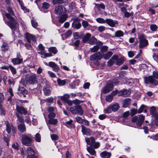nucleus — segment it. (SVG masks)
<instances>
[{
  "instance_id": "423d86ee",
  "label": "nucleus",
  "mask_w": 158,
  "mask_h": 158,
  "mask_svg": "<svg viewBox=\"0 0 158 158\" xmlns=\"http://www.w3.org/2000/svg\"><path fill=\"white\" fill-rule=\"evenodd\" d=\"M139 47L142 48L148 44V42L144 37L143 34L140 35L139 37Z\"/></svg>"
},
{
  "instance_id": "f03ea898",
  "label": "nucleus",
  "mask_w": 158,
  "mask_h": 158,
  "mask_svg": "<svg viewBox=\"0 0 158 158\" xmlns=\"http://www.w3.org/2000/svg\"><path fill=\"white\" fill-rule=\"evenodd\" d=\"M5 124L6 126V130L8 134H6V132H4V139L5 141L7 143V146H8V143L10 140V136L8 134L11 132V130H12V131L14 132L15 130V128L10 123L8 122H5Z\"/></svg>"
},
{
  "instance_id": "9d476101",
  "label": "nucleus",
  "mask_w": 158,
  "mask_h": 158,
  "mask_svg": "<svg viewBox=\"0 0 158 158\" xmlns=\"http://www.w3.org/2000/svg\"><path fill=\"white\" fill-rule=\"evenodd\" d=\"M27 158H37L35 156V152L33 149L31 147H28L27 149Z\"/></svg>"
},
{
  "instance_id": "393cba45",
  "label": "nucleus",
  "mask_w": 158,
  "mask_h": 158,
  "mask_svg": "<svg viewBox=\"0 0 158 158\" xmlns=\"http://www.w3.org/2000/svg\"><path fill=\"white\" fill-rule=\"evenodd\" d=\"M85 141L87 144L92 146L93 145L95 141L94 138L92 137L89 138H86Z\"/></svg>"
},
{
  "instance_id": "e2e57ef3",
  "label": "nucleus",
  "mask_w": 158,
  "mask_h": 158,
  "mask_svg": "<svg viewBox=\"0 0 158 158\" xmlns=\"http://www.w3.org/2000/svg\"><path fill=\"white\" fill-rule=\"evenodd\" d=\"M122 80L123 81V83H125L126 84H129L131 83V81H130V79H127L126 78H123L122 79Z\"/></svg>"
},
{
  "instance_id": "6e6d98bb",
  "label": "nucleus",
  "mask_w": 158,
  "mask_h": 158,
  "mask_svg": "<svg viewBox=\"0 0 158 158\" xmlns=\"http://www.w3.org/2000/svg\"><path fill=\"white\" fill-rule=\"evenodd\" d=\"M19 147V145L17 143H13L12 145V147L16 150H18Z\"/></svg>"
},
{
  "instance_id": "c756f323",
  "label": "nucleus",
  "mask_w": 158,
  "mask_h": 158,
  "mask_svg": "<svg viewBox=\"0 0 158 158\" xmlns=\"http://www.w3.org/2000/svg\"><path fill=\"white\" fill-rule=\"evenodd\" d=\"M60 98L61 100L65 102L69 100L68 99L69 98V95L68 94H65L63 96H60Z\"/></svg>"
},
{
  "instance_id": "37998d69",
  "label": "nucleus",
  "mask_w": 158,
  "mask_h": 158,
  "mask_svg": "<svg viewBox=\"0 0 158 158\" xmlns=\"http://www.w3.org/2000/svg\"><path fill=\"white\" fill-rule=\"evenodd\" d=\"M18 120L20 123H23V122L24 119L23 117L22 116L18 114H16Z\"/></svg>"
},
{
  "instance_id": "f8f14e48",
  "label": "nucleus",
  "mask_w": 158,
  "mask_h": 158,
  "mask_svg": "<svg viewBox=\"0 0 158 158\" xmlns=\"http://www.w3.org/2000/svg\"><path fill=\"white\" fill-rule=\"evenodd\" d=\"M10 47L9 44L5 41L3 40L1 46V50L3 52L7 51L9 49Z\"/></svg>"
},
{
  "instance_id": "c85d7f7f",
  "label": "nucleus",
  "mask_w": 158,
  "mask_h": 158,
  "mask_svg": "<svg viewBox=\"0 0 158 158\" xmlns=\"http://www.w3.org/2000/svg\"><path fill=\"white\" fill-rule=\"evenodd\" d=\"M91 36V34L89 33H87L83 37L82 39V41L84 43H86L88 41H89Z\"/></svg>"
},
{
  "instance_id": "a211bd4d",
  "label": "nucleus",
  "mask_w": 158,
  "mask_h": 158,
  "mask_svg": "<svg viewBox=\"0 0 158 158\" xmlns=\"http://www.w3.org/2000/svg\"><path fill=\"white\" fill-rule=\"evenodd\" d=\"M106 23L109 26L112 27H114L116 24H118L117 21H114L110 19H106Z\"/></svg>"
},
{
  "instance_id": "b1692460",
  "label": "nucleus",
  "mask_w": 158,
  "mask_h": 158,
  "mask_svg": "<svg viewBox=\"0 0 158 158\" xmlns=\"http://www.w3.org/2000/svg\"><path fill=\"white\" fill-rule=\"evenodd\" d=\"M144 119V116L142 115L139 116L138 120L136 124L138 126L140 127L142 124Z\"/></svg>"
},
{
  "instance_id": "052dcab7",
  "label": "nucleus",
  "mask_w": 158,
  "mask_h": 158,
  "mask_svg": "<svg viewBox=\"0 0 158 158\" xmlns=\"http://www.w3.org/2000/svg\"><path fill=\"white\" fill-rule=\"evenodd\" d=\"M75 3L74 2H72L69 5V8L70 10H73L75 8Z\"/></svg>"
},
{
  "instance_id": "ea45409f",
  "label": "nucleus",
  "mask_w": 158,
  "mask_h": 158,
  "mask_svg": "<svg viewBox=\"0 0 158 158\" xmlns=\"http://www.w3.org/2000/svg\"><path fill=\"white\" fill-rule=\"evenodd\" d=\"M112 110L111 107L110 105L108 107L104 109V111L105 113L109 114L111 112Z\"/></svg>"
},
{
  "instance_id": "cd10ccee",
  "label": "nucleus",
  "mask_w": 158,
  "mask_h": 158,
  "mask_svg": "<svg viewBox=\"0 0 158 158\" xmlns=\"http://www.w3.org/2000/svg\"><path fill=\"white\" fill-rule=\"evenodd\" d=\"M18 129L21 133H23L26 131L25 125L24 124H19L18 127Z\"/></svg>"
},
{
  "instance_id": "5701e85b",
  "label": "nucleus",
  "mask_w": 158,
  "mask_h": 158,
  "mask_svg": "<svg viewBox=\"0 0 158 158\" xmlns=\"http://www.w3.org/2000/svg\"><path fill=\"white\" fill-rule=\"evenodd\" d=\"M100 156L102 158H110L111 156V154L110 152L105 151L100 153Z\"/></svg>"
},
{
  "instance_id": "2eb2a0df",
  "label": "nucleus",
  "mask_w": 158,
  "mask_h": 158,
  "mask_svg": "<svg viewBox=\"0 0 158 158\" xmlns=\"http://www.w3.org/2000/svg\"><path fill=\"white\" fill-rule=\"evenodd\" d=\"M25 38L28 43H30L31 40L32 41H35L36 40V38L35 36L27 33H26Z\"/></svg>"
},
{
  "instance_id": "69168bd1",
  "label": "nucleus",
  "mask_w": 158,
  "mask_h": 158,
  "mask_svg": "<svg viewBox=\"0 0 158 158\" xmlns=\"http://www.w3.org/2000/svg\"><path fill=\"white\" fill-rule=\"evenodd\" d=\"M108 82H111L113 86L114 85H116L118 83V81L117 79H114L112 81H110Z\"/></svg>"
},
{
  "instance_id": "6e6552de",
  "label": "nucleus",
  "mask_w": 158,
  "mask_h": 158,
  "mask_svg": "<svg viewBox=\"0 0 158 158\" xmlns=\"http://www.w3.org/2000/svg\"><path fill=\"white\" fill-rule=\"evenodd\" d=\"M102 55L100 52H97L91 55L90 58V60L93 61H98L102 59Z\"/></svg>"
},
{
  "instance_id": "5fc2aeb1",
  "label": "nucleus",
  "mask_w": 158,
  "mask_h": 158,
  "mask_svg": "<svg viewBox=\"0 0 158 158\" xmlns=\"http://www.w3.org/2000/svg\"><path fill=\"white\" fill-rule=\"evenodd\" d=\"M153 77L155 78L158 79V71H154L152 72V75Z\"/></svg>"
},
{
  "instance_id": "9b49d317",
  "label": "nucleus",
  "mask_w": 158,
  "mask_h": 158,
  "mask_svg": "<svg viewBox=\"0 0 158 158\" xmlns=\"http://www.w3.org/2000/svg\"><path fill=\"white\" fill-rule=\"evenodd\" d=\"M66 11L65 8L61 6H58L55 8V13L57 15L64 14Z\"/></svg>"
},
{
  "instance_id": "473e14b6",
  "label": "nucleus",
  "mask_w": 158,
  "mask_h": 158,
  "mask_svg": "<svg viewBox=\"0 0 158 158\" xmlns=\"http://www.w3.org/2000/svg\"><path fill=\"white\" fill-rule=\"evenodd\" d=\"M67 18V16L66 15L63 14V15L60 17L59 19V22L60 23H63L66 20Z\"/></svg>"
},
{
  "instance_id": "72a5a7b5",
  "label": "nucleus",
  "mask_w": 158,
  "mask_h": 158,
  "mask_svg": "<svg viewBox=\"0 0 158 158\" xmlns=\"http://www.w3.org/2000/svg\"><path fill=\"white\" fill-rule=\"evenodd\" d=\"M57 82L59 86H62L64 85L66 83V81L65 80H61L59 78L57 79Z\"/></svg>"
},
{
  "instance_id": "4d7b16f0",
  "label": "nucleus",
  "mask_w": 158,
  "mask_h": 158,
  "mask_svg": "<svg viewBox=\"0 0 158 158\" xmlns=\"http://www.w3.org/2000/svg\"><path fill=\"white\" fill-rule=\"evenodd\" d=\"M0 113L2 115H5L6 111L5 108L3 107L0 108Z\"/></svg>"
},
{
  "instance_id": "f704fd0d",
  "label": "nucleus",
  "mask_w": 158,
  "mask_h": 158,
  "mask_svg": "<svg viewBox=\"0 0 158 158\" xmlns=\"http://www.w3.org/2000/svg\"><path fill=\"white\" fill-rule=\"evenodd\" d=\"M95 6L98 10L101 8L102 9H104L105 8V5L102 3L100 4H95Z\"/></svg>"
},
{
  "instance_id": "e433bc0d",
  "label": "nucleus",
  "mask_w": 158,
  "mask_h": 158,
  "mask_svg": "<svg viewBox=\"0 0 158 158\" xmlns=\"http://www.w3.org/2000/svg\"><path fill=\"white\" fill-rule=\"evenodd\" d=\"M97 39L94 36H92L90 38L89 43L91 45L94 44L96 42Z\"/></svg>"
},
{
  "instance_id": "3c124183",
  "label": "nucleus",
  "mask_w": 158,
  "mask_h": 158,
  "mask_svg": "<svg viewBox=\"0 0 158 158\" xmlns=\"http://www.w3.org/2000/svg\"><path fill=\"white\" fill-rule=\"evenodd\" d=\"M96 20L98 22L101 23H104L106 22V19L105 20L102 18H97Z\"/></svg>"
},
{
  "instance_id": "bb28decb",
  "label": "nucleus",
  "mask_w": 158,
  "mask_h": 158,
  "mask_svg": "<svg viewBox=\"0 0 158 158\" xmlns=\"http://www.w3.org/2000/svg\"><path fill=\"white\" fill-rule=\"evenodd\" d=\"M110 105L111 107L112 111L114 112L118 111L120 108L119 104L117 103L111 104Z\"/></svg>"
},
{
  "instance_id": "f257e3e1",
  "label": "nucleus",
  "mask_w": 158,
  "mask_h": 158,
  "mask_svg": "<svg viewBox=\"0 0 158 158\" xmlns=\"http://www.w3.org/2000/svg\"><path fill=\"white\" fill-rule=\"evenodd\" d=\"M7 10L9 14L5 13V16L6 17L8 20L5 19L4 16H3V18L5 23L11 28L12 31L16 30L19 25L18 22L15 20L14 18L11 16L10 15H14V14L12 9L8 7L7 8Z\"/></svg>"
},
{
  "instance_id": "20e7f679",
  "label": "nucleus",
  "mask_w": 158,
  "mask_h": 158,
  "mask_svg": "<svg viewBox=\"0 0 158 158\" xmlns=\"http://www.w3.org/2000/svg\"><path fill=\"white\" fill-rule=\"evenodd\" d=\"M143 78L144 82L146 85L151 84L153 86L158 85V81L152 75L144 76Z\"/></svg>"
},
{
  "instance_id": "7ed1b4c3",
  "label": "nucleus",
  "mask_w": 158,
  "mask_h": 158,
  "mask_svg": "<svg viewBox=\"0 0 158 158\" xmlns=\"http://www.w3.org/2000/svg\"><path fill=\"white\" fill-rule=\"evenodd\" d=\"M32 136L30 134H24L22 136V143L27 146H31L33 141Z\"/></svg>"
},
{
  "instance_id": "de8ad7c7",
  "label": "nucleus",
  "mask_w": 158,
  "mask_h": 158,
  "mask_svg": "<svg viewBox=\"0 0 158 158\" xmlns=\"http://www.w3.org/2000/svg\"><path fill=\"white\" fill-rule=\"evenodd\" d=\"M113 99V97L111 94L107 96L106 97V100L109 102H111Z\"/></svg>"
},
{
  "instance_id": "412c9836",
  "label": "nucleus",
  "mask_w": 158,
  "mask_h": 158,
  "mask_svg": "<svg viewBox=\"0 0 158 158\" xmlns=\"http://www.w3.org/2000/svg\"><path fill=\"white\" fill-rule=\"evenodd\" d=\"M11 61L14 65H19L23 62V59L16 57L12 59Z\"/></svg>"
},
{
  "instance_id": "8fccbe9b",
  "label": "nucleus",
  "mask_w": 158,
  "mask_h": 158,
  "mask_svg": "<svg viewBox=\"0 0 158 158\" xmlns=\"http://www.w3.org/2000/svg\"><path fill=\"white\" fill-rule=\"evenodd\" d=\"M31 23L32 26L34 28H36L38 26V23L35 21V20L34 19H32L31 20Z\"/></svg>"
},
{
  "instance_id": "09e8293b",
  "label": "nucleus",
  "mask_w": 158,
  "mask_h": 158,
  "mask_svg": "<svg viewBox=\"0 0 158 158\" xmlns=\"http://www.w3.org/2000/svg\"><path fill=\"white\" fill-rule=\"evenodd\" d=\"M146 107V106L144 105H142L139 109L137 110V113H142L143 111V110L145 109Z\"/></svg>"
},
{
  "instance_id": "f3484780",
  "label": "nucleus",
  "mask_w": 158,
  "mask_h": 158,
  "mask_svg": "<svg viewBox=\"0 0 158 158\" xmlns=\"http://www.w3.org/2000/svg\"><path fill=\"white\" fill-rule=\"evenodd\" d=\"M81 24L80 22V21L78 19L74 20L72 24L73 27L77 29H79L81 27Z\"/></svg>"
},
{
  "instance_id": "7c9ffc66",
  "label": "nucleus",
  "mask_w": 158,
  "mask_h": 158,
  "mask_svg": "<svg viewBox=\"0 0 158 158\" xmlns=\"http://www.w3.org/2000/svg\"><path fill=\"white\" fill-rule=\"evenodd\" d=\"M123 32L121 30H118L115 32L114 33L115 36L117 37H122L123 35Z\"/></svg>"
},
{
  "instance_id": "680f3d73",
  "label": "nucleus",
  "mask_w": 158,
  "mask_h": 158,
  "mask_svg": "<svg viewBox=\"0 0 158 158\" xmlns=\"http://www.w3.org/2000/svg\"><path fill=\"white\" fill-rule=\"evenodd\" d=\"M55 114L54 112H52L51 113H49L48 115V117L49 119L53 118L55 117Z\"/></svg>"
},
{
  "instance_id": "0eeeda50",
  "label": "nucleus",
  "mask_w": 158,
  "mask_h": 158,
  "mask_svg": "<svg viewBox=\"0 0 158 158\" xmlns=\"http://www.w3.org/2000/svg\"><path fill=\"white\" fill-rule=\"evenodd\" d=\"M27 82L31 84H35L37 83V79L36 74H33L29 76L27 80Z\"/></svg>"
},
{
  "instance_id": "0e129e2a",
  "label": "nucleus",
  "mask_w": 158,
  "mask_h": 158,
  "mask_svg": "<svg viewBox=\"0 0 158 158\" xmlns=\"http://www.w3.org/2000/svg\"><path fill=\"white\" fill-rule=\"evenodd\" d=\"M49 5L48 3L44 2L43 4L42 7L43 8L47 9L49 8Z\"/></svg>"
},
{
  "instance_id": "338daca9",
  "label": "nucleus",
  "mask_w": 158,
  "mask_h": 158,
  "mask_svg": "<svg viewBox=\"0 0 158 158\" xmlns=\"http://www.w3.org/2000/svg\"><path fill=\"white\" fill-rule=\"evenodd\" d=\"M72 32L71 31L69 30L64 34V35L66 38H67L72 34Z\"/></svg>"
},
{
  "instance_id": "4c0bfd02",
  "label": "nucleus",
  "mask_w": 158,
  "mask_h": 158,
  "mask_svg": "<svg viewBox=\"0 0 158 158\" xmlns=\"http://www.w3.org/2000/svg\"><path fill=\"white\" fill-rule=\"evenodd\" d=\"M131 103V100L130 98L126 99L124 101L123 106L125 107L129 106Z\"/></svg>"
},
{
  "instance_id": "79ce46f5",
  "label": "nucleus",
  "mask_w": 158,
  "mask_h": 158,
  "mask_svg": "<svg viewBox=\"0 0 158 158\" xmlns=\"http://www.w3.org/2000/svg\"><path fill=\"white\" fill-rule=\"evenodd\" d=\"M49 51L50 52L53 53L54 54H56L57 52L56 48L54 47H52L49 48Z\"/></svg>"
},
{
  "instance_id": "aec40b11",
  "label": "nucleus",
  "mask_w": 158,
  "mask_h": 158,
  "mask_svg": "<svg viewBox=\"0 0 158 158\" xmlns=\"http://www.w3.org/2000/svg\"><path fill=\"white\" fill-rule=\"evenodd\" d=\"M27 91L23 87L19 86L18 89V93L20 95H23L24 97L27 94Z\"/></svg>"
},
{
  "instance_id": "a18cd8bd",
  "label": "nucleus",
  "mask_w": 158,
  "mask_h": 158,
  "mask_svg": "<svg viewBox=\"0 0 158 158\" xmlns=\"http://www.w3.org/2000/svg\"><path fill=\"white\" fill-rule=\"evenodd\" d=\"M35 140L37 142H40L41 141V136L38 133L36 134L35 136Z\"/></svg>"
},
{
  "instance_id": "864d4df0",
  "label": "nucleus",
  "mask_w": 158,
  "mask_h": 158,
  "mask_svg": "<svg viewBox=\"0 0 158 158\" xmlns=\"http://www.w3.org/2000/svg\"><path fill=\"white\" fill-rule=\"evenodd\" d=\"M76 119L77 122L80 123H82L83 122V119L81 117L77 116L76 118Z\"/></svg>"
},
{
  "instance_id": "4468645a",
  "label": "nucleus",
  "mask_w": 158,
  "mask_h": 158,
  "mask_svg": "<svg viewBox=\"0 0 158 158\" xmlns=\"http://www.w3.org/2000/svg\"><path fill=\"white\" fill-rule=\"evenodd\" d=\"M131 94V92L129 90L123 89L118 92V95L124 97L129 96Z\"/></svg>"
},
{
  "instance_id": "c9c22d12",
  "label": "nucleus",
  "mask_w": 158,
  "mask_h": 158,
  "mask_svg": "<svg viewBox=\"0 0 158 158\" xmlns=\"http://www.w3.org/2000/svg\"><path fill=\"white\" fill-rule=\"evenodd\" d=\"M150 112L152 116L155 115L156 114V107L154 106L151 107L150 108Z\"/></svg>"
},
{
  "instance_id": "ddd939ff",
  "label": "nucleus",
  "mask_w": 158,
  "mask_h": 158,
  "mask_svg": "<svg viewBox=\"0 0 158 158\" xmlns=\"http://www.w3.org/2000/svg\"><path fill=\"white\" fill-rule=\"evenodd\" d=\"M113 89V86L111 82H107L106 85L103 89V92L105 93H108Z\"/></svg>"
},
{
  "instance_id": "603ef678",
  "label": "nucleus",
  "mask_w": 158,
  "mask_h": 158,
  "mask_svg": "<svg viewBox=\"0 0 158 158\" xmlns=\"http://www.w3.org/2000/svg\"><path fill=\"white\" fill-rule=\"evenodd\" d=\"M150 28L151 30L153 31H155L157 28V26L155 24H152L150 26Z\"/></svg>"
},
{
  "instance_id": "13d9d810",
  "label": "nucleus",
  "mask_w": 158,
  "mask_h": 158,
  "mask_svg": "<svg viewBox=\"0 0 158 158\" xmlns=\"http://www.w3.org/2000/svg\"><path fill=\"white\" fill-rule=\"evenodd\" d=\"M52 68L53 70L55 72H57L59 69V67L56 64H55V65Z\"/></svg>"
},
{
  "instance_id": "a19ab883",
  "label": "nucleus",
  "mask_w": 158,
  "mask_h": 158,
  "mask_svg": "<svg viewBox=\"0 0 158 158\" xmlns=\"http://www.w3.org/2000/svg\"><path fill=\"white\" fill-rule=\"evenodd\" d=\"M112 52L109 51L108 52L105 54L104 57V59L106 60L109 59L112 55Z\"/></svg>"
},
{
  "instance_id": "39448f33",
  "label": "nucleus",
  "mask_w": 158,
  "mask_h": 158,
  "mask_svg": "<svg viewBox=\"0 0 158 158\" xmlns=\"http://www.w3.org/2000/svg\"><path fill=\"white\" fill-rule=\"evenodd\" d=\"M124 62V59L122 58H118V57L116 55H114L108 61V65L111 66L114 63H115L117 65H120Z\"/></svg>"
},
{
  "instance_id": "1a4fd4ad",
  "label": "nucleus",
  "mask_w": 158,
  "mask_h": 158,
  "mask_svg": "<svg viewBox=\"0 0 158 158\" xmlns=\"http://www.w3.org/2000/svg\"><path fill=\"white\" fill-rule=\"evenodd\" d=\"M81 132L83 135L90 136L92 135V132L90 129L86 128L83 125H81Z\"/></svg>"
},
{
  "instance_id": "c03bdc74",
  "label": "nucleus",
  "mask_w": 158,
  "mask_h": 158,
  "mask_svg": "<svg viewBox=\"0 0 158 158\" xmlns=\"http://www.w3.org/2000/svg\"><path fill=\"white\" fill-rule=\"evenodd\" d=\"M99 49V46L96 45L90 48V51L93 52H97Z\"/></svg>"
},
{
  "instance_id": "dca6fc26",
  "label": "nucleus",
  "mask_w": 158,
  "mask_h": 158,
  "mask_svg": "<svg viewBox=\"0 0 158 158\" xmlns=\"http://www.w3.org/2000/svg\"><path fill=\"white\" fill-rule=\"evenodd\" d=\"M51 89L50 86L49 85L46 84L44 86L43 89L44 94L46 96L49 95L51 93Z\"/></svg>"
},
{
  "instance_id": "6ab92c4d",
  "label": "nucleus",
  "mask_w": 158,
  "mask_h": 158,
  "mask_svg": "<svg viewBox=\"0 0 158 158\" xmlns=\"http://www.w3.org/2000/svg\"><path fill=\"white\" fill-rule=\"evenodd\" d=\"M16 109L19 113L25 115L27 113V110L23 107L16 105Z\"/></svg>"
},
{
  "instance_id": "49530a36",
  "label": "nucleus",
  "mask_w": 158,
  "mask_h": 158,
  "mask_svg": "<svg viewBox=\"0 0 158 158\" xmlns=\"http://www.w3.org/2000/svg\"><path fill=\"white\" fill-rule=\"evenodd\" d=\"M57 120L55 119L50 118L48 121L49 123L52 124H55L57 123Z\"/></svg>"
},
{
  "instance_id": "2f4dec72",
  "label": "nucleus",
  "mask_w": 158,
  "mask_h": 158,
  "mask_svg": "<svg viewBox=\"0 0 158 158\" xmlns=\"http://www.w3.org/2000/svg\"><path fill=\"white\" fill-rule=\"evenodd\" d=\"M87 150L92 155L95 156L96 152L95 150L90 147H88L87 148Z\"/></svg>"
},
{
  "instance_id": "bf43d9fd",
  "label": "nucleus",
  "mask_w": 158,
  "mask_h": 158,
  "mask_svg": "<svg viewBox=\"0 0 158 158\" xmlns=\"http://www.w3.org/2000/svg\"><path fill=\"white\" fill-rule=\"evenodd\" d=\"M135 52L132 51L128 52V55L129 57L131 58L134 56Z\"/></svg>"
},
{
  "instance_id": "4be33fe9",
  "label": "nucleus",
  "mask_w": 158,
  "mask_h": 158,
  "mask_svg": "<svg viewBox=\"0 0 158 158\" xmlns=\"http://www.w3.org/2000/svg\"><path fill=\"white\" fill-rule=\"evenodd\" d=\"M63 124L68 128H71L74 127V125L73 123V121L72 119H69V121L64 122Z\"/></svg>"
},
{
  "instance_id": "a878e982",
  "label": "nucleus",
  "mask_w": 158,
  "mask_h": 158,
  "mask_svg": "<svg viewBox=\"0 0 158 158\" xmlns=\"http://www.w3.org/2000/svg\"><path fill=\"white\" fill-rule=\"evenodd\" d=\"M75 108L76 110L77 114H78L81 115L83 113V111L80 106H75Z\"/></svg>"
},
{
  "instance_id": "774afa93",
  "label": "nucleus",
  "mask_w": 158,
  "mask_h": 158,
  "mask_svg": "<svg viewBox=\"0 0 158 158\" xmlns=\"http://www.w3.org/2000/svg\"><path fill=\"white\" fill-rule=\"evenodd\" d=\"M105 27L103 26H100L98 27V30L100 32L103 31L105 30Z\"/></svg>"
},
{
  "instance_id": "58836bf2",
  "label": "nucleus",
  "mask_w": 158,
  "mask_h": 158,
  "mask_svg": "<svg viewBox=\"0 0 158 158\" xmlns=\"http://www.w3.org/2000/svg\"><path fill=\"white\" fill-rule=\"evenodd\" d=\"M9 69L11 71L12 74L13 75H15L17 71L15 68L12 65H9Z\"/></svg>"
}]
</instances>
